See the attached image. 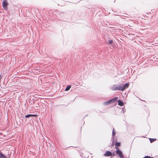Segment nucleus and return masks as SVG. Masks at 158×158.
I'll return each instance as SVG.
<instances>
[{
  "label": "nucleus",
  "mask_w": 158,
  "mask_h": 158,
  "mask_svg": "<svg viewBox=\"0 0 158 158\" xmlns=\"http://www.w3.org/2000/svg\"><path fill=\"white\" fill-rule=\"evenodd\" d=\"M143 158H153L152 157H151L150 156H145Z\"/></svg>",
  "instance_id": "obj_14"
},
{
  "label": "nucleus",
  "mask_w": 158,
  "mask_h": 158,
  "mask_svg": "<svg viewBox=\"0 0 158 158\" xmlns=\"http://www.w3.org/2000/svg\"><path fill=\"white\" fill-rule=\"evenodd\" d=\"M118 97H115V98H113L108 101L105 102L104 103V104L105 105H109V104L111 103L112 102H113L116 101L118 99Z\"/></svg>",
  "instance_id": "obj_3"
},
{
  "label": "nucleus",
  "mask_w": 158,
  "mask_h": 158,
  "mask_svg": "<svg viewBox=\"0 0 158 158\" xmlns=\"http://www.w3.org/2000/svg\"><path fill=\"white\" fill-rule=\"evenodd\" d=\"M114 146V144H113V143H112V144H111V147H112V146Z\"/></svg>",
  "instance_id": "obj_15"
},
{
  "label": "nucleus",
  "mask_w": 158,
  "mask_h": 158,
  "mask_svg": "<svg viewBox=\"0 0 158 158\" xmlns=\"http://www.w3.org/2000/svg\"><path fill=\"white\" fill-rule=\"evenodd\" d=\"M118 105L121 106H122L123 105V102H122V101H121V100H118Z\"/></svg>",
  "instance_id": "obj_7"
},
{
  "label": "nucleus",
  "mask_w": 158,
  "mask_h": 158,
  "mask_svg": "<svg viewBox=\"0 0 158 158\" xmlns=\"http://www.w3.org/2000/svg\"><path fill=\"white\" fill-rule=\"evenodd\" d=\"M37 115L35 114H28L25 116V117L26 118H28L30 117H36Z\"/></svg>",
  "instance_id": "obj_6"
},
{
  "label": "nucleus",
  "mask_w": 158,
  "mask_h": 158,
  "mask_svg": "<svg viewBox=\"0 0 158 158\" xmlns=\"http://www.w3.org/2000/svg\"><path fill=\"white\" fill-rule=\"evenodd\" d=\"M115 148L116 149V152L117 154L121 158H123L124 156L123 154L122 151L119 150V148L117 147H115Z\"/></svg>",
  "instance_id": "obj_2"
},
{
  "label": "nucleus",
  "mask_w": 158,
  "mask_h": 158,
  "mask_svg": "<svg viewBox=\"0 0 158 158\" xmlns=\"http://www.w3.org/2000/svg\"><path fill=\"white\" fill-rule=\"evenodd\" d=\"M71 87V86L70 85H68L67 87L66 88L65 90L66 91L69 90Z\"/></svg>",
  "instance_id": "obj_10"
},
{
  "label": "nucleus",
  "mask_w": 158,
  "mask_h": 158,
  "mask_svg": "<svg viewBox=\"0 0 158 158\" xmlns=\"http://www.w3.org/2000/svg\"><path fill=\"white\" fill-rule=\"evenodd\" d=\"M0 158H6V156L0 152Z\"/></svg>",
  "instance_id": "obj_8"
},
{
  "label": "nucleus",
  "mask_w": 158,
  "mask_h": 158,
  "mask_svg": "<svg viewBox=\"0 0 158 158\" xmlns=\"http://www.w3.org/2000/svg\"><path fill=\"white\" fill-rule=\"evenodd\" d=\"M129 84L128 83H125L124 85H123L122 84H121L119 86L114 85L112 86L111 89L113 91L118 90L123 91L127 88L129 87Z\"/></svg>",
  "instance_id": "obj_1"
},
{
  "label": "nucleus",
  "mask_w": 158,
  "mask_h": 158,
  "mask_svg": "<svg viewBox=\"0 0 158 158\" xmlns=\"http://www.w3.org/2000/svg\"><path fill=\"white\" fill-rule=\"evenodd\" d=\"M8 3L7 2V0H4L2 3L3 7L5 10L7 9V6Z\"/></svg>",
  "instance_id": "obj_4"
},
{
  "label": "nucleus",
  "mask_w": 158,
  "mask_h": 158,
  "mask_svg": "<svg viewBox=\"0 0 158 158\" xmlns=\"http://www.w3.org/2000/svg\"><path fill=\"white\" fill-rule=\"evenodd\" d=\"M112 135L113 136H114L115 135V132L114 131V129H113Z\"/></svg>",
  "instance_id": "obj_12"
},
{
  "label": "nucleus",
  "mask_w": 158,
  "mask_h": 158,
  "mask_svg": "<svg viewBox=\"0 0 158 158\" xmlns=\"http://www.w3.org/2000/svg\"><path fill=\"white\" fill-rule=\"evenodd\" d=\"M150 142L151 143H152L156 140V139H152V138H149V139Z\"/></svg>",
  "instance_id": "obj_9"
},
{
  "label": "nucleus",
  "mask_w": 158,
  "mask_h": 158,
  "mask_svg": "<svg viewBox=\"0 0 158 158\" xmlns=\"http://www.w3.org/2000/svg\"><path fill=\"white\" fill-rule=\"evenodd\" d=\"M115 147H118L120 146L121 143L120 142L117 143L115 144Z\"/></svg>",
  "instance_id": "obj_11"
},
{
  "label": "nucleus",
  "mask_w": 158,
  "mask_h": 158,
  "mask_svg": "<svg viewBox=\"0 0 158 158\" xmlns=\"http://www.w3.org/2000/svg\"><path fill=\"white\" fill-rule=\"evenodd\" d=\"M112 153L111 152L108 151L104 154V156H112Z\"/></svg>",
  "instance_id": "obj_5"
},
{
  "label": "nucleus",
  "mask_w": 158,
  "mask_h": 158,
  "mask_svg": "<svg viewBox=\"0 0 158 158\" xmlns=\"http://www.w3.org/2000/svg\"><path fill=\"white\" fill-rule=\"evenodd\" d=\"M113 43V41L112 40H110L109 41V43L110 44H112Z\"/></svg>",
  "instance_id": "obj_13"
}]
</instances>
